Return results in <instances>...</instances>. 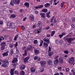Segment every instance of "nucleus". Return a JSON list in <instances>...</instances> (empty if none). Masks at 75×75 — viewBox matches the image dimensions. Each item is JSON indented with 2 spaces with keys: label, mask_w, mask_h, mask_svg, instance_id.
Here are the masks:
<instances>
[{
  "label": "nucleus",
  "mask_w": 75,
  "mask_h": 75,
  "mask_svg": "<svg viewBox=\"0 0 75 75\" xmlns=\"http://www.w3.org/2000/svg\"><path fill=\"white\" fill-rule=\"evenodd\" d=\"M25 68V66L24 64H22L20 68L21 70H24Z\"/></svg>",
  "instance_id": "f8f14e48"
},
{
  "label": "nucleus",
  "mask_w": 75,
  "mask_h": 75,
  "mask_svg": "<svg viewBox=\"0 0 75 75\" xmlns=\"http://www.w3.org/2000/svg\"><path fill=\"white\" fill-rule=\"evenodd\" d=\"M17 46H18V42H16V44H15V47L16 49L17 48Z\"/></svg>",
  "instance_id": "c03bdc74"
},
{
  "label": "nucleus",
  "mask_w": 75,
  "mask_h": 75,
  "mask_svg": "<svg viewBox=\"0 0 75 75\" xmlns=\"http://www.w3.org/2000/svg\"><path fill=\"white\" fill-rule=\"evenodd\" d=\"M1 46H3V47H6V42H1L0 44Z\"/></svg>",
  "instance_id": "f3484780"
},
{
  "label": "nucleus",
  "mask_w": 75,
  "mask_h": 75,
  "mask_svg": "<svg viewBox=\"0 0 75 75\" xmlns=\"http://www.w3.org/2000/svg\"><path fill=\"white\" fill-rule=\"evenodd\" d=\"M54 75H59V74L58 73H56L54 74Z\"/></svg>",
  "instance_id": "774afa93"
},
{
  "label": "nucleus",
  "mask_w": 75,
  "mask_h": 75,
  "mask_svg": "<svg viewBox=\"0 0 75 75\" xmlns=\"http://www.w3.org/2000/svg\"><path fill=\"white\" fill-rule=\"evenodd\" d=\"M5 46H1V50L3 51L5 49Z\"/></svg>",
  "instance_id": "a19ab883"
},
{
  "label": "nucleus",
  "mask_w": 75,
  "mask_h": 75,
  "mask_svg": "<svg viewBox=\"0 0 75 75\" xmlns=\"http://www.w3.org/2000/svg\"><path fill=\"white\" fill-rule=\"evenodd\" d=\"M66 34V33L63 32L61 34L59 35V37L60 38H61L63 37V36L65 35Z\"/></svg>",
  "instance_id": "6ab92c4d"
},
{
  "label": "nucleus",
  "mask_w": 75,
  "mask_h": 75,
  "mask_svg": "<svg viewBox=\"0 0 75 75\" xmlns=\"http://www.w3.org/2000/svg\"><path fill=\"white\" fill-rule=\"evenodd\" d=\"M43 45L45 48H47V47L48 46V44L45 42L43 43Z\"/></svg>",
  "instance_id": "72a5a7b5"
},
{
  "label": "nucleus",
  "mask_w": 75,
  "mask_h": 75,
  "mask_svg": "<svg viewBox=\"0 0 75 75\" xmlns=\"http://www.w3.org/2000/svg\"><path fill=\"white\" fill-rule=\"evenodd\" d=\"M44 68H42L40 69V71L41 72H42L44 71Z\"/></svg>",
  "instance_id": "de8ad7c7"
},
{
  "label": "nucleus",
  "mask_w": 75,
  "mask_h": 75,
  "mask_svg": "<svg viewBox=\"0 0 75 75\" xmlns=\"http://www.w3.org/2000/svg\"><path fill=\"white\" fill-rule=\"evenodd\" d=\"M59 42L58 40H55V43H56L57 44H58Z\"/></svg>",
  "instance_id": "3c124183"
},
{
  "label": "nucleus",
  "mask_w": 75,
  "mask_h": 75,
  "mask_svg": "<svg viewBox=\"0 0 75 75\" xmlns=\"http://www.w3.org/2000/svg\"><path fill=\"white\" fill-rule=\"evenodd\" d=\"M42 22L41 21H39L38 22V23L36 25L37 27H39L40 25V24H41Z\"/></svg>",
  "instance_id": "a878e982"
},
{
  "label": "nucleus",
  "mask_w": 75,
  "mask_h": 75,
  "mask_svg": "<svg viewBox=\"0 0 75 75\" xmlns=\"http://www.w3.org/2000/svg\"><path fill=\"white\" fill-rule=\"evenodd\" d=\"M59 43L61 45H62L64 43V42L62 40H60L59 41Z\"/></svg>",
  "instance_id": "473e14b6"
},
{
  "label": "nucleus",
  "mask_w": 75,
  "mask_h": 75,
  "mask_svg": "<svg viewBox=\"0 0 75 75\" xmlns=\"http://www.w3.org/2000/svg\"><path fill=\"white\" fill-rule=\"evenodd\" d=\"M58 69H59V70H60L61 69H62V67H58Z\"/></svg>",
  "instance_id": "338daca9"
},
{
  "label": "nucleus",
  "mask_w": 75,
  "mask_h": 75,
  "mask_svg": "<svg viewBox=\"0 0 75 75\" xmlns=\"http://www.w3.org/2000/svg\"><path fill=\"white\" fill-rule=\"evenodd\" d=\"M50 13L51 11H49L46 13V16H47V17L48 18H50Z\"/></svg>",
  "instance_id": "c85d7f7f"
},
{
  "label": "nucleus",
  "mask_w": 75,
  "mask_h": 75,
  "mask_svg": "<svg viewBox=\"0 0 75 75\" xmlns=\"http://www.w3.org/2000/svg\"><path fill=\"white\" fill-rule=\"evenodd\" d=\"M49 51H51V47L50 46H49Z\"/></svg>",
  "instance_id": "13d9d810"
},
{
  "label": "nucleus",
  "mask_w": 75,
  "mask_h": 75,
  "mask_svg": "<svg viewBox=\"0 0 75 75\" xmlns=\"http://www.w3.org/2000/svg\"><path fill=\"white\" fill-rule=\"evenodd\" d=\"M14 73L15 74H18V71H15L14 72Z\"/></svg>",
  "instance_id": "5fc2aeb1"
},
{
  "label": "nucleus",
  "mask_w": 75,
  "mask_h": 75,
  "mask_svg": "<svg viewBox=\"0 0 75 75\" xmlns=\"http://www.w3.org/2000/svg\"><path fill=\"white\" fill-rule=\"evenodd\" d=\"M33 42L34 44H37L38 43V40H35Z\"/></svg>",
  "instance_id": "ea45409f"
},
{
  "label": "nucleus",
  "mask_w": 75,
  "mask_h": 75,
  "mask_svg": "<svg viewBox=\"0 0 75 75\" xmlns=\"http://www.w3.org/2000/svg\"><path fill=\"white\" fill-rule=\"evenodd\" d=\"M3 21H0V25H2V24H3Z\"/></svg>",
  "instance_id": "0e129e2a"
},
{
  "label": "nucleus",
  "mask_w": 75,
  "mask_h": 75,
  "mask_svg": "<svg viewBox=\"0 0 75 75\" xmlns=\"http://www.w3.org/2000/svg\"><path fill=\"white\" fill-rule=\"evenodd\" d=\"M54 17L53 16L52 17V18L50 19V22L52 23V22H53V20H54Z\"/></svg>",
  "instance_id": "79ce46f5"
},
{
  "label": "nucleus",
  "mask_w": 75,
  "mask_h": 75,
  "mask_svg": "<svg viewBox=\"0 0 75 75\" xmlns=\"http://www.w3.org/2000/svg\"><path fill=\"white\" fill-rule=\"evenodd\" d=\"M42 29V27H39V29L36 30L35 31V33H40V32H41V30Z\"/></svg>",
  "instance_id": "423d86ee"
},
{
  "label": "nucleus",
  "mask_w": 75,
  "mask_h": 75,
  "mask_svg": "<svg viewBox=\"0 0 75 75\" xmlns=\"http://www.w3.org/2000/svg\"><path fill=\"white\" fill-rule=\"evenodd\" d=\"M26 19H27V17H25L24 18H23V21H25L26 20Z\"/></svg>",
  "instance_id": "680f3d73"
},
{
  "label": "nucleus",
  "mask_w": 75,
  "mask_h": 75,
  "mask_svg": "<svg viewBox=\"0 0 75 75\" xmlns=\"http://www.w3.org/2000/svg\"><path fill=\"white\" fill-rule=\"evenodd\" d=\"M1 66H2V67H6V65H5V64H3L1 65Z\"/></svg>",
  "instance_id": "e2e57ef3"
},
{
  "label": "nucleus",
  "mask_w": 75,
  "mask_h": 75,
  "mask_svg": "<svg viewBox=\"0 0 75 75\" xmlns=\"http://www.w3.org/2000/svg\"><path fill=\"white\" fill-rule=\"evenodd\" d=\"M24 53L22 54L23 56H26L27 55V50H24Z\"/></svg>",
  "instance_id": "393cba45"
},
{
  "label": "nucleus",
  "mask_w": 75,
  "mask_h": 75,
  "mask_svg": "<svg viewBox=\"0 0 75 75\" xmlns=\"http://www.w3.org/2000/svg\"><path fill=\"white\" fill-rule=\"evenodd\" d=\"M45 29L46 30H48L50 29V26H46L45 28Z\"/></svg>",
  "instance_id": "4d7b16f0"
},
{
  "label": "nucleus",
  "mask_w": 75,
  "mask_h": 75,
  "mask_svg": "<svg viewBox=\"0 0 75 75\" xmlns=\"http://www.w3.org/2000/svg\"><path fill=\"white\" fill-rule=\"evenodd\" d=\"M8 51H7L6 52H4L2 54V55L4 56V57H5V56H7L8 55Z\"/></svg>",
  "instance_id": "412c9836"
},
{
  "label": "nucleus",
  "mask_w": 75,
  "mask_h": 75,
  "mask_svg": "<svg viewBox=\"0 0 75 75\" xmlns=\"http://www.w3.org/2000/svg\"><path fill=\"white\" fill-rule=\"evenodd\" d=\"M65 2H63L61 4V6L62 7H64V4Z\"/></svg>",
  "instance_id": "37998d69"
},
{
  "label": "nucleus",
  "mask_w": 75,
  "mask_h": 75,
  "mask_svg": "<svg viewBox=\"0 0 75 75\" xmlns=\"http://www.w3.org/2000/svg\"><path fill=\"white\" fill-rule=\"evenodd\" d=\"M16 17V15L15 14H12L10 15L9 17L10 18H15Z\"/></svg>",
  "instance_id": "b1692460"
},
{
  "label": "nucleus",
  "mask_w": 75,
  "mask_h": 75,
  "mask_svg": "<svg viewBox=\"0 0 75 75\" xmlns=\"http://www.w3.org/2000/svg\"><path fill=\"white\" fill-rule=\"evenodd\" d=\"M68 61L70 65H72L74 62V57H72L71 58H69L68 59Z\"/></svg>",
  "instance_id": "7ed1b4c3"
},
{
  "label": "nucleus",
  "mask_w": 75,
  "mask_h": 75,
  "mask_svg": "<svg viewBox=\"0 0 75 75\" xmlns=\"http://www.w3.org/2000/svg\"><path fill=\"white\" fill-rule=\"evenodd\" d=\"M26 48V47L25 46H24L22 47V49L23 50H25Z\"/></svg>",
  "instance_id": "69168bd1"
},
{
  "label": "nucleus",
  "mask_w": 75,
  "mask_h": 75,
  "mask_svg": "<svg viewBox=\"0 0 75 75\" xmlns=\"http://www.w3.org/2000/svg\"><path fill=\"white\" fill-rule=\"evenodd\" d=\"M38 58V56H35L34 57V60H37Z\"/></svg>",
  "instance_id": "49530a36"
},
{
  "label": "nucleus",
  "mask_w": 75,
  "mask_h": 75,
  "mask_svg": "<svg viewBox=\"0 0 75 75\" xmlns=\"http://www.w3.org/2000/svg\"><path fill=\"white\" fill-rule=\"evenodd\" d=\"M8 27H9L10 28H15V25L13 24L12 22H8L7 24Z\"/></svg>",
  "instance_id": "f03ea898"
},
{
  "label": "nucleus",
  "mask_w": 75,
  "mask_h": 75,
  "mask_svg": "<svg viewBox=\"0 0 75 75\" xmlns=\"http://www.w3.org/2000/svg\"><path fill=\"white\" fill-rule=\"evenodd\" d=\"M30 59V57L27 56V57H25L23 60V62L24 64H26L27 62L28 63V60Z\"/></svg>",
  "instance_id": "39448f33"
},
{
  "label": "nucleus",
  "mask_w": 75,
  "mask_h": 75,
  "mask_svg": "<svg viewBox=\"0 0 75 75\" xmlns=\"http://www.w3.org/2000/svg\"><path fill=\"white\" fill-rule=\"evenodd\" d=\"M8 35H5L4 36V38H5V39H6V38H8Z\"/></svg>",
  "instance_id": "603ef678"
},
{
  "label": "nucleus",
  "mask_w": 75,
  "mask_h": 75,
  "mask_svg": "<svg viewBox=\"0 0 75 75\" xmlns=\"http://www.w3.org/2000/svg\"><path fill=\"white\" fill-rule=\"evenodd\" d=\"M16 53L17 54V55H19V51L18 50V48H16Z\"/></svg>",
  "instance_id": "e433bc0d"
},
{
  "label": "nucleus",
  "mask_w": 75,
  "mask_h": 75,
  "mask_svg": "<svg viewBox=\"0 0 75 75\" xmlns=\"http://www.w3.org/2000/svg\"><path fill=\"white\" fill-rule=\"evenodd\" d=\"M42 11L44 13H47L48 11V10L47 9H43L42 10Z\"/></svg>",
  "instance_id": "7c9ffc66"
},
{
  "label": "nucleus",
  "mask_w": 75,
  "mask_h": 75,
  "mask_svg": "<svg viewBox=\"0 0 75 75\" xmlns=\"http://www.w3.org/2000/svg\"><path fill=\"white\" fill-rule=\"evenodd\" d=\"M9 47L10 48H13V45L11 44H10L9 45Z\"/></svg>",
  "instance_id": "864d4df0"
},
{
  "label": "nucleus",
  "mask_w": 75,
  "mask_h": 75,
  "mask_svg": "<svg viewBox=\"0 0 75 75\" xmlns=\"http://www.w3.org/2000/svg\"><path fill=\"white\" fill-rule=\"evenodd\" d=\"M18 36V35H15L13 39V40H14V41H17V39Z\"/></svg>",
  "instance_id": "f704fd0d"
},
{
  "label": "nucleus",
  "mask_w": 75,
  "mask_h": 75,
  "mask_svg": "<svg viewBox=\"0 0 75 75\" xmlns=\"http://www.w3.org/2000/svg\"><path fill=\"white\" fill-rule=\"evenodd\" d=\"M64 40L67 41L69 43H70L72 42V40H73V38H72L71 35H68L64 38Z\"/></svg>",
  "instance_id": "f257e3e1"
},
{
  "label": "nucleus",
  "mask_w": 75,
  "mask_h": 75,
  "mask_svg": "<svg viewBox=\"0 0 75 75\" xmlns=\"http://www.w3.org/2000/svg\"><path fill=\"white\" fill-rule=\"evenodd\" d=\"M52 52H48V56L49 57H52Z\"/></svg>",
  "instance_id": "4c0bfd02"
},
{
  "label": "nucleus",
  "mask_w": 75,
  "mask_h": 75,
  "mask_svg": "<svg viewBox=\"0 0 75 75\" xmlns=\"http://www.w3.org/2000/svg\"><path fill=\"white\" fill-rule=\"evenodd\" d=\"M64 52L65 54H68V53H69V52L67 50H65L64 51Z\"/></svg>",
  "instance_id": "a18cd8bd"
},
{
  "label": "nucleus",
  "mask_w": 75,
  "mask_h": 75,
  "mask_svg": "<svg viewBox=\"0 0 75 75\" xmlns=\"http://www.w3.org/2000/svg\"><path fill=\"white\" fill-rule=\"evenodd\" d=\"M34 52L35 55H38V54H39L40 53V51H39V50L37 49H35V48H34Z\"/></svg>",
  "instance_id": "9b49d317"
},
{
  "label": "nucleus",
  "mask_w": 75,
  "mask_h": 75,
  "mask_svg": "<svg viewBox=\"0 0 75 75\" xmlns=\"http://www.w3.org/2000/svg\"><path fill=\"white\" fill-rule=\"evenodd\" d=\"M32 46L31 45H30L29 47L26 49L27 51H32Z\"/></svg>",
  "instance_id": "2eb2a0df"
},
{
  "label": "nucleus",
  "mask_w": 75,
  "mask_h": 75,
  "mask_svg": "<svg viewBox=\"0 0 75 75\" xmlns=\"http://www.w3.org/2000/svg\"><path fill=\"white\" fill-rule=\"evenodd\" d=\"M39 6L40 8H42V7H44V5H43V4L40 5Z\"/></svg>",
  "instance_id": "6e6d98bb"
},
{
  "label": "nucleus",
  "mask_w": 75,
  "mask_h": 75,
  "mask_svg": "<svg viewBox=\"0 0 75 75\" xmlns=\"http://www.w3.org/2000/svg\"><path fill=\"white\" fill-rule=\"evenodd\" d=\"M18 62V59L16 57H14L13 58V60L12 61V63H16Z\"/></svg>",
  "instance_id": "1a4fd4ad"
},
{
  "label": "nucleus",
  "mask_w": 75,
  "mask_h": 75,
  "mask_svg": "<svg viewBox=\"0 0 75 75\" xmlns=\"http://www.w3.org/2000/svg\"><path fill=\"white\" fill-rule=\"evenodd\" d=\"M1 62H3L4 64H5L6 65H8L9 64L8 61L6 60H4L1 61Z\"/></svg>",
  "instance_id": "0eeeda50"
},
{
  "label": "nucleus",
  "mask_w": 75,
  "mask_h": 75,
  "mask_svg": "<svg viewBox=\"0 0 75 75\" xmlns=\"http://www.w3.org/2000/svg\"><path fill=\"white\" fill-rule=\"evenodd\" d=\"M59 62L60 64L64 63V59L62 57H60L59 59Z\"/></svg>",
  "instance_id": "dca6fc26"
},
{
  "label": "nucleus",
  "mask_w": 75,
  "mask_h": 75,
  "mask_svg": "<svg viewBox=\"0 0 75 75\" xmlns=\"http://www.w3.org/2000/svg\"><path fill=\"white\" fill-rule=\"evenodd\" d=\"M40 63L41 64V65L42 67H45V64H46V62L44 60L41 61Z\"/></svg>",
  "instance_id": "20e7f679"
},
{
  "label": "nucleus",
  "mask_w": 75,
  "mask_h": 75,
  "mask_svg": "<svg viewBox=\"0 0 75 75\" xmlns=\"http://www.w3.org/2000/svg\"><path fill=\"white\" fill-rule=\"evenodd\" d=\"M30 71L31 72H35V69L34 67H31L30 69Z\"/></svg>",
  "instance_id": "5701e85b"
},
{
  "label": "nucleus",
  "mask_w": 75,
  "mask_h": 75,
  "mask_svg": "<svg viewBox=\"0 0 75 75\" xmlns=\"http://www.w3.org/2000/svg\"><path fill=\"white\" fill-rule=\"evenodd\" d=\"M66 72H69V68H66Z\"/></svg>",
  "instance_id": "8fccbe9b"
},
{
  "label": "nucleus",
  "mask_w": 75,
  "mask_h": 75,
  "mask_svg": "<svg viewBox=\"0 0 75 75\" xmlns=\"http://www.w3.org/2000/svg\"><path fill=\"white\" fill-rule=\"evenodd\" d=\"M21 75H24L25 74V72L23 71H21Z\"/></svg>",
  "instance_id": "58836bf2"
},
{
  "label": "nucleus",
  "mask_w": 75,
  "mask_h": 75,
  "mask_svg": "<svg viewBox=\"0 0 75 75\" xmlns=\"http://www.w3.org/2000/svg\"><path fill=\"white\" fill-rule=\"evenodd\" d=\"M40 15L41 16V17L43 18H45V14L44 13H40Z\"/></svg>",
  "instance_id": "a211bd4d"
},
{
  "label": "nucleus",
  "mask_w": 75,
  "mask_h": 75,
  "mask_svg": "<svg viewBox=\"0 0 75 75\" xmlns=\"http://www.w3.org/2000/svg\"><path fill=\"white\" fill-rule=\"evenodd\" d=\"M29 18L31 21H33L34 20V16L33 15L30 16L29 17Z\"/></svg>",
  "instance_id": "ddd939ff"
},
{
  "label": "nucleus",
  "mask_w": 75,
  "mask_h": 75,
  "mask_svg": "<svg viewBox=\"0 0 75 75\" xmlns=\"http://www.w3.org/2000/svg\"><path fill=\"white\" fill-rule=\"evenodd\" d=\"M14 4H15V3L14 2V0L13 1H11V2L10 3V4L11 6H14Z\"/></svg>",
  "instance_id": "bb28decb"
},
{
  "label": "nucleus",
  "mask_w": 75,
  "mask_h": 75,
  "mask_svg": "<svg viewBox=\"0 0 75 75\" xmlns=\"http://www.w3.org/2000/svg\"><path fill=\"white\" fill-rule=\"evenodd\" d=\"M50 4L48 3H47L46 4L44 5V6L46 7H50Z\"/></svg>",
  "instance_id": "c756f323"
},
{
  "label": "nucleus",
  "mask_w": 75,
  "mask_h": 75,
  "mask_svg": "<svg viewBox=\"0 0 75 75\" xmlns=\"http://www.w3.org/2000/svg\"><path fill=\"white\" fill-rule=\"evenodd\" d=\"M43 40L45 42H47V44H50V41L49 39H47L46 38H44L43 39Z\"/></svg>",
  "instance_id": "4468645a"
},
{
  "label": "nucleus",
  "mask_w": 75,
  "mask_h": 75,
  "mask_svg": "<svg viewBox=\"0 0 75 75\" xmlns=\"http://www.w3.org/2000/svg\"><path fill=\"white\" fill-rule=\"evenodd\" d=\"M58 63H59V61H58V59H56L53 62V64L54 65H57L58 64Z\"/></svg>",
  "instance_id": "9d476101"
},
{
  "label": "nucleus",
  "mask_w": 75,
  "mask_h": 75,
  "mask_svg": "<svg viewBox=\"0 0 75 75\" xmlns=\"http://www.w3.org/2000/svg\"><path fill=\"white\" fill-rule=\"evenodd\" d=\"M10 54L11 56H13V54H14V51H13V49L11 50Z\"/></svg>",
  "instance_id": "2f4dec72"
},
{
  "label": "nucleus",
  "mask_w": 75,
  "mask_h": 75,
  "mask_svg": "<svg viewBox=\"0 0 75 75\" xmlns=\"http://www.w3.org/2000/svg\"><path fill=\"white\" fill-rule=\"evenodd\" d=\"M21 28L22 30H25V28L24 27V26H21Z\"/></svg>",
  "instance_id": "bf43d9fd"
},
{
  "label": "nucleus",
  "mask_w": 75,
  "mask_h": 75,
  "mask_svg": "<svg viewBox=\"0 0 75 75\" xmlns=\"http://www.w3.org/2000/svg\"><path fill=\"white\" fill-rule=\"evenodd\" d=\"M4 40V38L3 37H0V44L1 42V41H3V40Z\"/></svg>",
  "instance_id": "c9c22d12"
},
{
  "label": "nucleus",
  "mask_w": 75,
  "mask_h": 75,
  "mask_svg": "<svg viewBox=\"0 0 75 75\" xmlns=\"http://www.w3.org/2000/svg\"><path fill=\"white\" fill-rule=\"evenodd\" d=\"M14 3H15V4H18L19 3H20V0H13Z\"/></svg>",
  "instance_id": "4be33fe9"
},
{
  "label": "nucleus",
  "mask_w": 75,
  "mask_h": 75,
  "mask_svg": "<svg viewBox=\"0 0 75 75\" xmlns=\"http://www.w3.org/2000/svg\"><path fill=\"white\" fill-rule=\"evenodd\" d=\"M11 75H14V69H11L10 72Z\"/></svg>",
  "instance_id": "cd10ccee"
},
{
  "label": "nucleus",
  "mask_w": 75,
  "mask_h": 75,
  "mask_svg": "<svg viewBox=\"0 0 75 75\" xmlns=\"http://www.w3.org/2000/svg\"><path fill=\"white\" fill-rule=\"evenodd\" d=\"M37 8H40V7L39 6H36L34 8V10H35Z\"/></svg>",
  "instance_id": "09e8293b"
},
{
  "label": "nucleus",
  "mask_w": 75,
  "mask_h": 75,
  "mask_svg": "<svg viewBox=\"0 0 75 75\" xmlns=\"http://www.w3.org/2000/svg\"><path fill=\"white\" fill-rule=\"evenodd\" d=\"M24 5L25 6H26L27 8H29L30 6V4L29 3L26 2L24 3Z\"/></svg>",
  "instance_id": "aec40b11"
},
{
  "label": "nucleus",
  "mask_w": 75,
  "mask_h": 75,
  "mask_svg": "<svg viewBox=\"0 0 75 75\" xmlns=\"http://www.w3.org/2000/svg\"><path fill=\"white\" fill-rule=\"evenodd\" d=\"M35 13L36 14H38V13H39V12H38V11H35Z\"/></svg>",
  "instance_id": "052dcab7"
},
{
  "label": "nucleus",
  "mask_w": 75,
  "mask_h": 75,
  "mask_svg": "<svg viewBox=\"0 0 75 75\" xmlns=\"http://www.w3.org/2000/svg\"><path fill=\"white\" fill-rule=\"evenodd\" d=\"M53 62L52 60L51 59H49L47 61V64L49 65H52Z\"/></svg>",
  "instance_id": "6e6552de"
}]
</instances>
